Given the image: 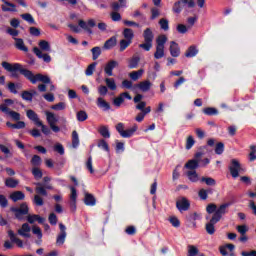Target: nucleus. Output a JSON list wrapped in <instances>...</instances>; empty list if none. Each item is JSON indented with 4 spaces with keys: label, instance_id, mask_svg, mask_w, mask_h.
Instances as JSON below:
<instances>
[{
    "label": "nucleus",
    "instance_id": "obj_24",
    "mask_svg": "<svg viewBox=\"0 0 256 256\" xmlns=\"http://www.w3.org/2000/svg\"><path fill=\"white\" fill-rule=\"evenodd\" d=\"M14 41L16 49H18L19 51H24V53L29 52V48L25 46V42L23 41L22 38H14Z\"/></svg>",
    "mask_w": 256,
    "mask_h": 256
},
{
    "label": "nucleus",
    "instance_id": "obj_12",
    "mask_svg": "<svg viewBox=\"0 0 256 256\" xmlns=\"http://www.w3.org/2000/svg\"><path fill=\"white\" fill-rule=\"evenodd\" d=\"M60 234L58 235L56 239V243L58 245H63L65 243V239L67 238V227L63 223L59 224Z\"/></svg>",
    "mask_w": 256,
    "mask_h": 256
},
{
    "label": "nucleus",
    "instance_id": "obj_36",
    "mask_svg": "<svg viewBox=\"0 0 256 256\" xmlns=\"http://www.w3.org/2000/svg\"><path fill=\"white\" fill-rule=\"evenodd\" d=\"M204 115H208L209 117H213V115H219V110L213 107H206L203 109Z\"/></svg>",
    "mask_w": 256,
    "mask_h": 256
},
{
    "label": "nucleus",
    "instance_id": "obj_20",
    "mask_svg": "<svg viewBox=\"0 0 256 256\" xmlns=\"http://www.w3.org/2000/svg\"><path fill=\"white\" fill-rule=\"evenodd\" d=\"M170 55L172 57H179L181 55V48H179V44L175 41L170 43Z\"/></svg>",
    "mask_w": 256,
    "mask_h": 256
},
{
    "label": "nucleus",
    "instance_id": "obj_63",
    "mask_svg": "<svg viewBox=\"0 0 256 256\" xmlns=\"http://www.w3.org/2000/svg\"><path fill=\"white\" fill-rule=\"evenodd\" d=\"M54 111H63L65 109V102H59L51 106Z\"/></svg>",
    "mask_w": 256,
    "mask_h": 256
},
{
    "label": "nucleus",
    "instance_id": "obj_4",
    "mask_svg": "<svg viewBox=\"0 0 256 256\" xmlns=\"http://www.w3.org/2000/svg\"><path fill=\"white\" fill-rule=\"evenodd\" d=\"M137 129H139L137 124H134L130 129H126V130H125V124L123 122H119L116 125V131L119 133L120 137H122L123 139H131V137H133V135L137 133Z\"/></svg>",
    "mask_w": 256,
    "mask_h": 256
},
{
    "label": "nucleus",
    "instance_id": "obj_7",
    "mask_svg": "<svg viewBox=\"0 0 256 256\" xmlns=\"http://www.w3.org/2000/svg\"><path fill=\"white\" fill-rule=\"evenodd\" d=\"M46 120L47 123L50 127V129L54 132V133H59V131H61V128L57 125H55L57 123V121H59V119H57V117L55 116V114L53 112H46Z\"/></svg>",
    "mask_w": 256,
    "mask_h": 256
},
{
    "label": "nucleus",
    "instance_id": "obj_16",
    "mask_svg": "<svg viewBox=\"0 0 256 256\" xmlns=\"http://www.w3.org/2000/svg\"><path fill=\"white\" fill-rule=\"evenodd\" d=\"M31 226H29L28 223L22 224L21 229L18 230V235H21V237H25L26 239L31 238Z\"/></svg>",
    "mask_w": 256,
    "mask_h": 256
},
{
    "label": "nucleus",
    "instance_id": "obj_46",
    "mask_svg": "<svg viewBox=\"0 0 256 256\" xmlns=\"http://www.w3.org/2000/svg\"><path fill=\"white\" fill-rule=\"evenodd\" d=\"M193 145H195V138H193L192 135H189L186 139L185 149H187V151H189L190 149H193Z\"/></svg>",
    "mask_w": 256,
    "mask_h": 256
},
{
    "label": "nucleus",
    "instance_id": "obj_17",
    "mask_svg": "<svg viewBox=\"0 0 256 256\" xmlns=\"http://www.w3.org/2000/svg\"><path fill=\"white\" fill-rule=\"evenodd\" d=\"M26 117H28L30 121H33L34 125H41V119H39V115L35 111L31 109L27 110Z\"/></svg>",
    "mask_w": 256,
    "mask_h": 256
},
{
    "label": "nucleus",
    "instance_id": "obj_3",
    "mask_svg": "<svg viewBox=\"0 0 256 256\" xmlns=\"http://www.w3.org/2000/svg\"><path fill=\"white\" fill-rule=\"evenodd\" d=\"M167 43V36L161 34L156 38V51L154 59H163L165 57V44Z\"/></svg>",
    "mask_w": 256,
    "mask_h": 256
},
{
    "label": "nucleus",
    "instance_id": "obj_10",
    "mask_svg": "<svg viewBox=\"0 0 256 256\" xmlns=\"http://www.w3.org/2000/svg\"><path fill=\"white\" fill-rule=\"evenodd\" d=\"M229 203H224L220 205L219 208H216V212L213 214L212 218L215 219L216 221H221L223 218V215L227 213V208L229 207Z\"/></svg>",
    "mask_w": 256,
    "mask_h": 256
},
{
    "label": "nucleus",
    "instance_id": "obj_21",
    "mask_svg": "<svg viewBox=\"0 0 256 256\" xmlns=\"http://www.w3.org/2000/svg\"><path fill=\"white\" fill-rule=\"evenodd\" d=\"M2 3H4V5H2V11L4 12H12V13H15L17 12V6L7 0H1ZM7 5V6H5Z\"/></svg>",
    "mask_w": 256,
    "mask_h": 256
},
{
    "label": "nucleus",
    "instance_id": "obj_28",
    "mask_svg": "<svg viewBox=\"0 0 256 256\" xmlns=\"http://www.w3.org/2000/svg\"><path fill=\"white\" fill-rule=\"evenodd\" d=\"M122 35L124 39L132 42H133V39L135 38V32H133V29L131 28H124Z\"/></svg>",
    "mask_w": 256,
    "mask_h": 256
},
{
    "label": "nucleus",
    "instance_id": "obj_13",
    "mask_svg": "<svg viewBox=\"0 0 256 256\" xmlns=\"http://www.w3.org/2000/svg\"><path fill=\"white\" fill-rule=\"evenodd\" d=\"M116 67H119V62L110 60L104 67V73H106L108 77H113V69Z\"/></svg>",
    "mask_w": 256,
    "mask_h": 256
},
{
    "label": "nucleus",
    "instance_id": "obj_53",
    "mask_svg": "<svg viewBox=\"0 0 256 256\" xmlns=\"http://www.w3.org/2000/svg\"><path fill=\"white\" fill-rule=\"evenodd\" d=\"M131 43H133L131 40H127V39L120 40V52L125 51V49H127V47L131 45Z\"/></svg>",
    "mask_w": 256,
    "mask_h": 256
},
{
    "label": "nucleus",
    "instance_id": "obj_33",
    "mask_svg": "<svg viewBox=\"0 0 256 256\" xmlns=\"http://www.w3.org/2000/svg\"><path fill=\"white\" fill-rule=\"evenodd\" d=\"M6 126H8L10 129H25V122L23 121H17V123L13 124L11 122H6Z\"/></svg>",
    "mask_w": 256,
    "mask_h": 256
},
{
    "label": "nucleus",
    "instance_id": "obj_22",
    "mask_svg": "<svg viewBox=\"0 0 256 256\" xmlns=\"http://www.w3.org/2000/svg\"><path fill=\"white\" fill-rule=\"evenodd\" d=\"M10 199L14 203H17V201H24L25 193H23L22 191H14L10 194Z\"/></svg>",
    "mask_w": 256,
    "mask_h": 256
},
{
    "label": "nucleus",
    "instance_id": "obj_14",
    "mask_svg": "<svg viewBox=\"0 0 256 256\" xmlns=\"http://www.w3.org/2000/svg\"><path fill=\"white\" fill-rule=\"evenodd\" d=\"M33 53L36 54V57H38V59H43L44 63H51V55L49 54H43V52L41 51V49L34 47L33 48Z\"/></svg>",
    "mask_w": 256,
    "mask_h": 256
},
{
    "label": "nucleus",
    "instance_id": "obj_41",
    "mask_svg": "<svg viewBox=\"0 0 256 256\" xmlns=\"http://www.w3.org/2000/svg\"><path fill=\"white\" fill-rule=\"evenodd\" d=\"M38 45L42 51H51V44L47 40H40Z\"/></svg>",
    "mask_w": 256,
    "mask_h": 256
},
{
    "label": "nucleus",
    "instance_id": "obj_6",
    "mask_svg": "<svg viewBox=\"0 0 256 256\" xmlns=\"http://www.w3.org/2000/svg\"><path fill=\"white\" fill-rule=\"evenodd\" d=\"M10 211L15 213V217L18 219V221H21L23 219V215H29V206L26 202H24L20 205V208L12 207L10 208Z\"/></svg>",
    "mask_w": 256,
    "mask_h": 256
},
{
    "label": "nucleus",
    "instance_id": "obj_15",
    "mask_svg": "<svg viewBox=\"0 0 256 256\" xmlns=\"http://www.w3.org/2000/svg\"><path fill=\"white\" fill-rule=\"evenodd\" d=\"M217 223H219V221L213 217L206 223L205 230L208 235H215V225H217Z\"/></svg>",
    "mask_w": 256,
    "mask_h": 256
},
{
    "label": "nucleus",
    "instance_id": "obj_64",
    "mask_svg": "<svg viewBox=\"0 0 256 256\" xmlns=\"http://www.w3.org/2000/svg\"><path fill=\"white\" fill-rule=\"evenodd\" d=\"M206 211H207V213H209V215L216 213L217 205L213 204V203L208 204L206 207Z\"/></svg>",
    "mask_w": 256,
    "mask_h": 256
},
{
    "label": "nucleus",
    "instance_id": "obj_62",
    "mask_svg": "<svg viewBox=\"0 0 256 256\" xmlns=\"http://www.w3.org/2000/svg\"><path fill=\"white\" fill-rule=\"evenodd\" d=\"M17 88H19V84H15L13 82L8 83V90L10 93L17 95Z\"/></svg>",
    "mask_w": 256,
    "mask_h": 256
},
{
    "label": "nucleus",
    "instance_id": "obj_9",
    "mask_svg": "<svg viewBox=\"0 0 256 256\" xmlns=\"http://www.w3.org/2000/svg\"><path fill=\"white\" fill-rule=\"evenodd\" d=\"M78 25L79 27H81V29L87 31L89 35H93V30H91V28L95 27L97 23L94 19H89L88 22H85L84 20H79Z\"/></svg>",
    "mask_w": 256,
    "mask_h": 256
},
{
    "label": "nucleus",
    "instance_id": "obj_2",
    "mask_svg": "<svg viewBox=\"0 0 256 256\" xmlns=\"http://www.w3.org/2000/svg\"><path fill=\"white\" fill-rule=\"evenodd\" d=\"M143 39L144 43L139 44V49H143V51H151L153 49V39H155V34H153V30L151 28H146L143 31Z\"/></svg>",
    "mask_w": 256,
    "mask_h": 256
},
{
    "label": "nucleus",
    "instance_id": "obj_19",
    "mask_svg": "<svg viewBox=\"0 0 256 256\" xmlns=\"http://www.w3.org/2000/svg\"><path fill=\"white\" fill-rule=\"evenodd\" d=\"M34 185L36 186L35 188L36 195L47 197V190L45 189L43 182H35Z\"/></svg>",
    "mask_w": 256,
    "mask_h": 256
},
{
    "label": "nucleus",
    "instance_id": "obj_40",
    "mask_svg": "<svg viewBox=\"0 0 256 256\" xmlns=\"http://www.w3.org/2000/svg\"><path fill=\"white\" fill-rule=\"evenodd\" d=\"M105 83L111 91H115L117 89V84L115 83V79L113 78H106Z\"/></svg>",
    "mask_w": 256,
    "mask_h": 256
},
{
    "label": "nucleus",
    "instance_id": "obj_49",
    "mask_svg": "<svg viewBox=\"0 0 256 256\" xmlns=\"http://www.w3.org/2000/svg\"><path fill=\"white\" fill-rule=\"evenodd\" d=\"M98 147L99 149H103V151H106L107 153H109L110 151L109 144L107 143V141H105V139L99 140Z\"/></svg>",
    "mask_w": 256,
    "mask_h": 256
},
{
    "label": "nucleus",
    "instance_id": "obj_52",
    "mask_svg": "<svg viewBox=\"0 0 256 256\" xmlns=\"http://www.w3.org/2000/svg\"><path fill=\"white\" fill-rule=\"evenodd\" d=\"M159 25L162 31H167L169 29V20H167L166 18H162L159 20Z\"/></svg>",
    "mask_w": 256,
    "mask_h": 256
},
{
    "label": "nucleus",
    "instance_id": "obj_42",
    "mask_svg": "<svg viewBox=\"0 0 256 256\" xmlns=\"http://www.w3.org/2000/svg\"><path fill=\"white\" fill-rule=\"evenodd\" d=\"M97 67V62H93L90 65H88L86 71H85V75L87 77H91V75H93V73H95V68Z\"/></svg>",
    "mask_w": 256,
    "mask_h": 256
},
{
    "label": "nucleus",
    "instance_id": "obj_8",
    "mask_svg": "<svg viewBox=\"0 0 256 256\" xmlns=\"http://www.w3.org/2000/svg\"><path fill=\"white\" fill-rule=\"evenodd\" d=\"M230 175L233 179L239 177V171H241V163L237 159H232L229 166Z\"/></svg>",
    "mask_w": 256,
    "mask_h": 256
},
{
    "label": "nucleus",
    "instance_id": "obj_43",
    "mask_svg": "<svg viewBox=\"0 0 256 256\" xmlns=\"http://www.w3.org/2000/svg\"><path fill=\"white\" fill-rule=\"evenodd\" d=\"M200 181L201 183H206L209 187L217 185V181L211 177H202Z\"/></svg>",
    "mask_w": 256,
    "mask_h": 256
},
{
    "label": "nucleus",
    "instance_id": "obj_31",
    "mask_svg": "<svg viewBox=\"0 0 256 256\" xmlns=\"http://www.w3.org/2000/svg\"><path fill=\"white\" fill-rule=\"evenodd\" d=\"M186 176L188 177L189 181H191V183H197V181H199V174H197V171L195 170L186 172Z\"/></svg>",
    "mask_w": 256,
    "mask_h": 256
},
{
    "label": "nucleus",
    "instance_id": "obj_50",
    "mask_svg": "<svg viewBox=\"0 0 256 256\" xmlns=\"http://www.w3.org/2000/svg\"><path fill=\"white\" fill-rule=\"evenodd\" d=\"M72 146L74 148L79 147V134L76 130L72 132Z\"/></svg>",
    "mask_w": 256,
    "mask_h": 256
},
{
    "label": "nucleus",
    "instance_id": "obj_5",
    "mask_svg": "<svg viewBox=\"0 0 256 256\" xmlns=\"http://www.w3.org/2000/svg\"><path fill=\"white\" fill-rule=\"evenodd\" d=\"M194 159L189 160L185 164V169H189L190 171H195V169H199L200 163H201V158L203 157V152H197L194 155Z\"/></svg>",
    "mask_w": 256,
    "mask_h": 256
},
{
    "label": "nucleus",
    "instance_id": "obj_58",
    "mask_svg": "<svg viewBox=\"0 0 256 256\" xmlns=\"http://www.w3.org/2000/svg\"><path fill=\"white\" fill-rule=\"evenodd\" d=\"M125 102V98H123V95L120 94L118 97L114 98L113 105L115 107H121V104Z\"/></svg>",
    "mask_w": 256,
    "mask_h": 256
},
{
    "label": "nucleus",
    "instance_id": "obj_23",
    "mask_svg": "<svg viewBox=\"0 0 256 256\" xmlns=\"http://www.w3.org/2000/svg\"><path fill=\"white\" fill-rule=\"evenodd\" d=\"M84 203L88 207H95L97 204V199H95V196L93 194L86 193L84 197Z\"/></svg>",
    "mask_w": 256,
    "mask_h": 256
},
{
    "label": "nucleus",
    "instance_id": "obj_54",
    "mask_svg": "<svg viewBox=\"0 0 256 256\" xmlns=\"http://www.w3.org/2000/svg\"><path fill=\"white\" fill-rule=\"evenodd\" d=\"M169 222L171 223L172 227H175L176 229L181 227V221H179V218L176 216H171L169 218Z\"/></svg>",
    "mask_w": 256,
    "mask_h": 256
},
{
    "label": "nucleus",
    "instance_id": "obj_34",
    "mask_svg": "<svg viewBox=\"0 0 256 256\" xmlns=\"http://www.w3.org/2000/svg\"><path fill=\"white\" fill-rule=\"evenodd\" d=\"M19 185V180L15 178H7L5 180V186L8 187L9 189H15Z\"/></svg>",
    "mask_w": 256,
    "mask_h": 256
},
{
    "label": "nucleus",
    "instance_id": "obj_38",
    "mask_svg": "<svg viewBox=\"0 0 256 256\" xmlns=\"http://www.w3.org/2000/svg\"><path fill=\"white\" fill-rule=\"evenodd\" d=\"M93 61H97L101 57V47L95 46L91 49Z\"/></svg>",
    "mask_w": 256,
    "mask_h": 256
},
{
    "label": "nucleus",
    "instance_id": "obj_51",
    "mask_svg": "<svg viewBox=\"0 0 256 256\" xmlns=\"http://www.w3.org/2000/svg\"><path fill=\"white\" fill-rule=\"evenodd\" d=\"M33 203L37 207H43V205H45V201H43V197H41L37 194L34 196Z\"/></svg>",
    "mask_w": 256,
    "mask_h": 256
},
{
    "label": "nucleus",
    "instance_id": "obj_47",
    "mask_svg": "<svg viewBox=\"0 0 256 256\" xmlns=\"http://www.w3.org/2000/svg\"><path fill=\"white\" fill-rule=\"evenodd\" d=\"M21 17L30 25H35V18H33V15H31L30 13L22 14Z\"/></svg>",
    "mask_w": 256,
    "mask_h": 256
},
{
    "label": "nucleus",
    "instance_id": "obj_35",
    "mask_svg": "<svg viewBox=\"0 0 256 256\" xmlns=\"http://www.w3.org/2000/svg\"><path fill=\"white\" fill-rule=\"evenodd\" d=\"M140 61H141V58L139 56H133L132 59H130L128 64L129 69H137V67H139Z\"/></svg>",
    "mask_w": 256,
    "mask_h": 256
},
{
    "label": "nucleus",
    "instance_id": "obj_29",
    "mask_svg": "<svg viewBox=\"0 0 256 256\" xmlns=\"http://www.w3.org/2000/svg\"><path fill=\"white\" fill-rule=\"evenodd\" d=\"M117 45V36H112L104 43V49H113Z\"/></svg>",
    "mask_w": 256,
    "mask_h": 256
},
{
    "label": "nucleus",
    "instance_id": "obj_32",
    "mask_svg": "<svg viewBox=\"0 0 256 256\" xmlns=\"http://www.w3.org/2000/svg\"><path fill=\"white\" fill-rule=\"evenodd\" d=\"M98 133L104 137V139H110L111 138V132L109 131V127L107 126H101L98 129Z\"/></svg>",
    "mask_w": 256,
    "mask_h": 256
},
{
    "label": "nucleus",
    "instance_id": "obj_56",
    "mask_svg": "<svg viewBox=\"0 0 256 256\" xmlns=\"http://www.w3.org/2000/svg\"><path fill=\"white\" fill-rule=\"evenodd\" d=\"M236 231H238V233H240V235H247V232L249 231V227L245 224L238 225L236 227Z\"/></svg>",
    "mask_w": 256,
    "mask_h": 256
},
{
    "label": "nucleus",
    "instance_id": "obj_11",
    "mask_svg": "<svg viewBox=\"0 0 256 256\" xmlns=\"http://www.w3.org/2000/svg\"><path fill=\"white\" fill-rule=\"evenodd\" d=\"M176 208L180 213H183V211H189L191 208V202L185 197H182L180 200L176 202Z\"/></svg>",
    "mask_w": 256,
    "mask_h": 256
},
{
    "label": "nucleus",
    "instance_id": "obj_57",
    "mask_svg": "<svg viewBox=\"0 0 256 256\" xmlns=\"http://www.w3.org/2000/svg\"><path fill=\"white\" fill-rule=\"evenodd\" d=\"M36 127H41V131L44 135H51V128L41 121L40 125H36Z\"/></svg>",
    "mask_w": 256,
    "mask_h": 256
},
{
    "label": "nucleus",
    "instance_id": "obj_59",
    "mask_svg": "<svg viewBox=\"0 0 256 256\" xmlns=\"http://www.w3.org/2000/svg\"><path fill=\"white\" fill-rule=\"evenodd\" d=\"M21 97L24 101H33V94L30 91H23Z\"/></svg>",
    "mask_w": 256,
    "mask_h": 256
},
{
    "label": "nucleus",
    "instance_id": "obj_61",
    "mask_svg": "<svg viewBox=\"0 0 256 256\" xmlns=\"http://www.w3.org/2000/svg\"><path fill=\"white\" fill-rule=\"evenodd\" d=\"M31 165L34 167H39V165H41V156L34 155L31 159Z\"/></svg>",
    "mask_w": 256,
    "mask_h": 256
},
{
    "label": "nucleus",
    "instance_id": "obj_27",
    "mask_svg": "<svg viewBox=\"0 0 256 256\" xmlns=\"http://www.w3.org/2000/svg\"><path fill=\"white\" fill-rule=\"evenodd\" d=\"M199 53V49H197V46L192 45L190 46L186 52H185V57H187L188 59H191L193 57H196V55Z\"/></svg>",
    "mask_w": 256,
    "mask_h": 256
},
{
    "label": "nucleus",
    "instance_id": "obj_48",
    "mask_svg": "<svg viewBox=\"0 0 256 256\" xmlns=\"http://www.w3.org/2000/svg\"><path fill=\"white\" fill-rule=\"evenodd\" d=\"M224 151H225V144L223 142H218L215 147L216 155H223Z\"/></svg>",
    "mask_w": 256,
    "mask_h": 256
},
{
    "label": "nucleus",
    "instance_id": "obj_30",
    "mask_svg": "<svg viewBox=\"0 0 256 256\" xmlns=\"http://www.w3.org/2000/svg\"><path fill=\"white\" fill-rule=\"evenodd\" d=\"M32 233L34 235H37L38 241H36L37 245H41V239H43V232L41 231V228L39 226H33L32 227Z\"/></svg>",
    "mask_w": 256,
    "mask_h": 256
},
{
    "label": "nucleus",
    "instance_id": "obj_45",
    "mask_svg": "<svg viewBox=\"0 0 256 256\" xmlns=\"http://www.w3.org/2000/svg\"><path fill=\"white\" fill-rule=\"evenodd\" d=\"M32 175L34 176V179L39 181V179L43 178V171H41V169H39L38 167H34L32 169Z\"/></svg>",
    "mask_w": 256,
    "mask_h": 256
},
{
    "label": "nucleus",
    "instance_id": "obj_1",
    "mask_svg": "<svg viewBox=\"0 0 256 256\" xmlns=\"http://www.w3.org/2000/svg\"><path fill=\"white\" fill-rule=\"evenodd\" d=\"M1 66L3 67V69H5V71H8V73H12V77H14V79H18L20 74L28 79V81L31 82L32 85H35L37 81H39L40 83H44V85L51 84V78H49V76L43 75L41 73L35 75L31 70L24 68L23 65L20 63L11 64L4 61L1 63Z\"/></svg>",
    "mask_w": 256,
    "mask_h": 256
},
{
    "label": "nucleus",
    "instance_id": "obj_26",
    "mask_svg": "<svg viewBox=\"0 0 256 256\" xmlns=\"http://www.w3.org/2000/svg\"><path fill=\"white\" fill-rule=\"evenodd\" d=\"M97 107H99V109H102V111H109L111 109V104L105 101V99H103L102 97H99L97 99Z\"/></svg>",
    "mask_w": 256,
    "mask_h": 256
},
{
    "label": "nucleus",
    "instance_id": "obj_60",
    "mask_svg": "<svg viewBox=\"0 0 256 256\" xmlns=\"http://www.w3.org/2000/svg\"><path fill=\"white\" fill-rule=\"evenodd\" d=\"M9 205V200H7V197L3 194H0V207L2 209H5Z\"/></svg>",
    "mask_w": 256,
    "mask_h": 256
},
{
    "label": "nucleus",
    "instance_id": "obj_55",
    "mask_svg": "<svg viewBox=\"0 0 256 256\" xmlns=\"http://www.w3.org/2000/svg\"><path fill=\"white\" fill-rule=\"evenodd\" d=\"M53 149L56 153H59V155H65V147H63V144L56 143Z\"/></svg>",
    "mask_w": 256,
    "mask_h": 256
},
{
    "label": "nucleus",
    "instance_id": "obj_39",
    "mask_svg": "<svg viewBox=\"0 0 256 256\" xmlns=\"http://www.w3.org/2000/svg\"><path fill=\"white\" fill-rule=\"evenodd\" d=\"M77 121H80V123H83V121H87L89 119V115H87V112L84 110H80L76 114Z\"/></svg>",
    "mask_w": 256,
    "mask_h": 256
},
{
    "label": "nucleus",
    "instance_id": "obj_37",
    "mask_svg": "<svg viewBox=\"0 0 256 256\" xmlns=\"http://www.w3.org/2000/svg\"><path fill=\"white\" fill-rule=\"evenodd\" d=\"M143 73V69H140L138 71H132L129 73V77L130 79H132V81H138V79L143 75Z\"/></svg>",
    "mask_w": 256,
    "mask_h": 256
},
{
    "label": "nucleus",
    "instance_id": "obj_18",
    "mask_svg": "<svg viewBox=\"0 0 256 256\" xmlns=\"http://www.w3.org/2000/svg\"><path fill=\"white\" fill-rule=\"evenodd\" d=\"M185 5H187V0L176 1L172 7L173 13H176L177 15H179V13L183 11V7H185Z\"/></svg>",
    "mask_w": 256,
    "mask_h": 256
},
{
    "label": "nucleus",
    "instance_id": "obj_44",
    "mask_svg": "<svg viewBox=\"0 0 256 256\" xmlns=\"http://www.w3.org/2000/svg\"><path fill=\"white\" fill-rule=\"evenodd\" d=\"M199 255V248L195 245H188V254L187 256H197Z\"/></svg>",
    "mask_w": 256,
    "mask_h": 256
},
{
    "label": "nucleus",
    "instance_id": "obj_25",
    "mask_svg": "<svg viewBox=\"0 0 256 256\" xmlns=\"http://www.w3.org/2000/svg\"><path fill=\"white\" fill-rule=\"evenodd\" d=\"M152 85L153 84H151V81L145 80L138 83L136 87L140 89V91H142L143 93H147V91H150Z\"/></svg>",
    "mask_w": 256,
    "mask_h": 256
}]
</instances>
